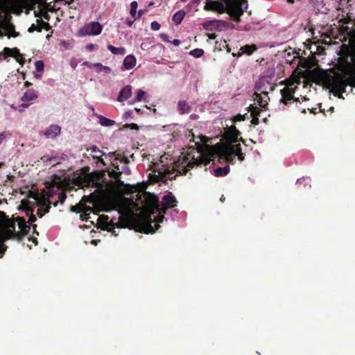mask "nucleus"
<instances>
[{
    "label": "nucleus",
    "instance_id": "1",
    "mask_svg": "<svg viewBox=\"0 0 355 355\" xmlns=\"http://www.w3.org/2000/svg\"><path fill=\"white\" fill-rule=\"evenodd\" d=\"M339 62L343 75L340 73L334 76L327 74L322 77V82L334 96L340 98L348 85L355 87V49H348L347 55H341L339 58Z\"/></svg>",
    "mask_w": 355,
    "mask_h": 355
},
{
    "label": "nucleus",
    "instance_id": "2",
    "mask_svg": "<svg viewBox=\"0 0 355 355\" xmlns=\"http://www.w3.org/2000/svg\"><path fill=\"white\" fill-rule=\"evenodd\" d=\"M193 153H195L193 149L192 151L187 153H182L178 161L171 169L169 167L156 169L155 172H157V174H149V180L156 183L159 182L166 183L168 180L175 179L176 176L178 175H186L190 168L200 166L203 162H205V164L209 163V160L202 157L199 154V152H196L197 154L199 155L197 158L195 157Z\"/></svg>",
    "mask_w": 355,
    "mask_h": 355
},
{
    "label": "nucleus",
    "instance_id": "3",
    "mask_svg": "<svg viewBox=\"0 0 355 355\" xmlns=\"http://www.w3.org/2000/svg\"><path fill=\"white\" fill-rule=\"evenodd\" d=\"M241 134L234 125L227 127L223 136V143L216 146L218 148L219 157L225 159L228 164H235L236 155L240 162L245 159V154L242 153L240 144H245V141L240 137Z\"/></svg>",
    "mask_w": 355,
    "mask_h": 355
},
{
    "label": "nucleus",
    "instance_id": "4",
    "mask_svg": "<svg viewBox=\"0 0 355 355\" xmlns=\"http://www.w3.org/2000/svg\"><path fill=\"white\" fill-rule=\"evenodd\" d=\"M176 198L170 195H166L162 198V207H160L158 198L154 194L144 192V200L141 202L144 211L148 215L151 221L150 216L158 212L159 214L166 212L169 207H174L177 204Z\"/></svg>",
    "mask_w": 355,
    "mask_h": 355
},
{
    "label": "nucleus",
    "instance_id": "5",
    "mask_svg": "<svg viewBox=\"0 0 355 355\" xmlns=\"http://www.w3.org/2000/svg\"><path fill=\"white\" fill-rule=\"evenodd\" d=\"M225 5L227 14L231 18L236 21H241V17L243 15L244 11H247L248 1L247 0H220Z\"/></svg>",
    "mask_w": 355,
    "mask_h": 355
},
{
    "label": "nucleus",
    "instance_id": "6",
    "mask_svg": "<svg viewBox=\"0 0 355 355\" xmlns=\"http://www.w3.org/2000/svg\"><path fill=\"white\" fill-rule=\"evenodd\" d=\"M16 223L15 217L9 218L4 212H0V228L3 229L1 232L3 240H15V234L18 233L15 231Z\"/></svg>",
    "mask_w": 355,
    "mask_h": 355
},
{
    "label": "nucleus",
    "instance_id": "7",
    "mask_svg": "<svg viewBox=\"0 0 355 355\" xmlns=\"http://www.w3.org/2000/svg\"><path fill=\"white\" fill-rule=\"evenodd\" d=\"M294 83L293 80H288L286 81V86L280 91L282 95L280 103L285 105L293 102H299V98L294 97L295 89L297 88L296 86L293 87Z\"/></svg>",
    "mask_w": 355,
    "mask_h": 355
},
{
    "label": "nucleus",
    "instance_id": "8",
    "mask_svg": "<svg viewBox=\"0 0 355 355\" xmlns=\"http://www.w3.org/2000/svg\"><path fill=\"white\" fill-rule=\"evenodd\" d=\"M15 220L17 223L19 232L15 234V241H20L25 236H26L31 230L30 225H27L25 218L23 217H15Z\"/></svg>",
    "mask_w": 355,
    "mask_h": 355
},
{
    "label": "nucleus",
    "instance_id": "9",
    "mask_svg": "<svg viewBox=\"0 0 355 355\" xmlns=\"http://www.w3.org/2000/svg\"><path fill=\"white\" fill-rule=\"evenodd\" d=\"M103 30L102 25L98 21H92L84 26L83 32L85 35H98Z\"/></svg>",
    "mask_w": 355,
    "mask_h": 355
},
{
    "label": "nucleus",
    "instance_id": "10",
    "mask_svg": "<svg viewBox=\"0 0 355 355\" xmlns=\"http://www.w3.org/2000/svg\"><path fill=\"white\" fill-rule=\"evenodd\" d=\"M3 59H6L8 57H12L15 58L20 64L22 65L24 63V58L17 48L10 49L8 47H5L3 49Z\"/></svg>",
    "mask_w": 355,
    "mask_h": 355
},
{
    "label": "nucleus",
    "instance_id": "11",
    "mask_svg": "<svg viewBox=\"0 0 355 355\" xmlns=\"http://www.w3.org/2000/svg\"><path fill=\"white\" fill-rule=\"evenodd\" d=\"M204 9L207 11H216L218 13H225L226 11L225 5L223 2L214 0L207 2L204 6Z\"/></svg>",
    "mask_w": 355,
    "mask_h": 355
},
{
    "label": "nucleus",
    "instance_id": "12",
    "mask_svg": "<svg viewBox=\"0 0 355 355\" xmlns=\"http://www.w3.org/2000/svg\"><path fill=\"white\" fill-rule=\"evenodd\" d=\"M37 206L40 207L37 210V215L42 218L45 214L49 213L51 208V202L49 199L43 198L37 202Z\"/></svg>",
    "mask_w": 355,
    "mask_h": 355
},
{
    "label": "nucleus",
    "instance_id": "13",
    "mask_svg": "<svg viewBox=\"0 0 355 355\" xmlns=\"http://www.w3.org/2000/svg\"><path fill=\"white\" fill-rule=\"evenodd\" d=\"M257 50V46L255 44L248 45L246 44L243 46H241L240 51L238 53H233L232 55L236 57H240L243 54H246L248 55H252L255 51Z\"/></svg>",
    "mask_w": 355,
    "mask_h": 355
},
{
    "label": "nucleus",
    "instance_id": "14",
    "mask_svg": "<svg viewBox=\"0 0 355 355\" xmlns=\"http://www.w3.org/2000/svg\"><path fill=\"white\" fill-rule=\"evenodd\" d=\"M248 111L250 112L251 116L252 117L251 123L254 125H258L259 123V119L258 116H259L261 110L254 105H250L248 107Z\"/></svg>",
    "mask_w": 355,
    "mask_h": 355
},
{
    "label": "nucleus",
    "instance_id": "15",
    "mask_svg": "<svg viewBox=\"0 0 355 355\" xmlns=\"http://www.w3.org/2000/svg\"><path fill=\"white\" fill-rule=\"evenodd\" d=\"M132 95V87L130 85H126L123 87L118 96L117 100L119 102H123L128 99Z\"/></svg>",
    "mask_w": 355,
    "mask_h": 355
},
{
    "label": "nucleus",
    "instance_id": "16",
    "mask_svg": "<svg viewBox=\"0 0 355 355\" xmlns=\"http://www.w3.org/2000/svg\"><path fill=\"white\" fill-rule=\"evenodd\" d=\"M177 108L180 114H189L191 111V106L186 101H178Z\"/></svg>",
    "mask_w": 355,
    "mask_h": 355
},
{
    "label": "nucleus",
    "instance_id": "17",
    "mask_svg": "<svg viewBox=\"0 0 355 355\" xmlns=\"http://www.w3.org/2000/svg\"><path fill=\"white\" fill-rule=\"evenodd\" d=\"M34 209L31 207H28L26 209V215L28 216V225L30 226L32 225V227L33 228L34 233H35L37 235L39 234V233L36 231L37 225L35 224H33L35 223L37 220L36 216L33 214Z\"/></svg>",
    "mask_w": 355,
    "mask_h": 355
},
{
    "label": "nucleus",
    "instance_id": "18",
    "mask_svg": "<svg viewBox=\"0 0 355 355\" xmlns=\"http://www.w3.org/2000/svg\"><path fill=\"white\" fill-rule=\"evenodd\" d=\"M61 128L58 125H51L45 131L44 135L46 137L53 138L60 133Z\"/></svg>",
    "mask_w": 355,
    "mask_h": 355
},
{
    "label": "nucleus",
    "instance_id": "19",
    "mask_svg": "<svg viewBox=\"0 0 355 355\" xmlns=\"http://www.w3.org/2000/svg\"><path fill=\"white\" fill-rule=\"evenodd\" d=\"M123 64L126 69H132L136 64V58L133 55H129L125 58Z\"/></svg>",
    "mask_w": 355,
    "mask_h": 355
},
{
    "label": "nucleus",
    "instance_id": "20",
    "mask_svg": "<svg viewBox=\"0 0 355 355\" xmlns=\"http://www.w3.org/2000/svg\"><path fill=\"white\" fill-rule=\"evenodd\" d=\"M212 24H216V29L221 30L223 28H234V25L230 22H227L223 20L214 19Z\"/></svg>",
    "mask_w": 355,
    "mask_h": 355
},
{
    "label": "nucleus",
    "instance_id": "21",
    "mask_svg": "<svg viewBox=\"0 0 355 355\" xmlns=\"http://www.w3.org/2000/svg\"><path fill=\"white\" fill-rule=\"evenodd\" d=\"M92 150V155L94 159H96L98 162H101L104 164L103 159L102 158V156L103 155V152L98 149L96 146H93L91 148Z\"/></svg>",
    "mask_w": 355,
    "mask_h": 355
},
{
    "label": "nucleus",
    "instance_id": "22",
    "mask_svg": "<svg viewBox=\"0 0 355 355\" xmlns=\"http://www.w3.org/2000/svg\"><path fill=\"white\" fill-rule=\"evenodd\" d=\"M37 98V96L35 90L29 89L24 94L22 98H21V100L23 101H31L36 99Z\"/></svg>",
    "mask_w": 355,
    "mask_h": 355
},
{
    "label": "nucleus",
    "instance_id": "23",
    "mask_svg": "<svg viewBox=\"0 0 355 355\" xmlns=\"http://www.w3.org/2000/svg\"><path fill=\"white\" fill-rule=\"evenodd\" d=\"M107 49L114 55H123L125 54V49L123 46L121 47H115L111 44L107 45Z\"/></svg>",
    "mask_w": 355,
    "mask_h": 355
},
{
    "label": "nucleus",
    "instance_id": "24",
    "mask_svg": "<svg viewBox=\"0 0 355 355\" xmlns=\"http://www.w3.org/2000/svg\"><path fill=\"white\" fill-rule=\"evenodd\" d=\"M214 175L216 177L225 176L230 172V166H225V167H218L214 169Z\"/></svg>",
    "mask_w": 355,
    "mask_h": 355
},
{
    "label": "nucleus",
    "instance_id": "25",
    "mask_svg": "<svg viewBox=\"0 0 355 355\" xmlns=\"http://www.w3.org/2000/svg\"><path fill=\"white\" fill-rule=\"evenodd\" d=\"M184 16L185 12L182 10H180L174 14L173 17V21L175 24H180L182 21Z\"/></svg>",
    "mask_w": 355,
    "mask_h": 355
},
{
    "label": "nucleus",
    "instance_id": "26",
    "mask_svg": "<svg viewBox=\"0 0 355 355\" xmlns=\"http://www.w3.org/2000/svg\"><path fill=\"white\" fill-rule=\"evenodd\" d=\"M214 47L220 51H223L224 49H227V52H230V49L225 40L216 41Z\"/></svg>",
    "mask_w": 355,
    "mask_h": 355
},
{
    "label": "nucleus",
    "instance_id": "27",
    "mask_svg": "<svg viewBox=\"0 0 355 355\" xmlns=\"http://www.w3.org/2000/svg\"><path fill=\"white\" fill-rule=\"evenodd\" d=\"M99 123L103 126L108 127L113 125L115 123V121L108 118H106L105 116H100Z\"/></svg>",
    "mask_w": 355,
    "mask_h": 355
},
{
    "label": "nucleus",
    "instance_id": "28",
    "mask_svg": "<svg viewBox=\"0 0 355 355\" xmlns=\"http://www.w3.org/2000/svg\"><path fill=\"white\" fill-rule=\"evenodd\" d=\"M83 64L89 68H95L96 71L98 73L102 72L104 67L101 63H89L88 62H85Z\"/></svg>",
    "mask_w": 355,
    "mask_h": 355
},
{
    "label": "nucleus",
    "instance_id": "29",
    "mask_svg": "<svg viewBox=\"0 0 355 355\" xmlns=\"http://www.w3.org/2000/svg\"><path fill=\"white\" fill-rule=\"evenodd\" d=\"M214 20L207 21L203 24V28L208 31H212L216 29V24H212Z\"/></svg>",
    "mask_w": 355,
    "mask_h": 355
},
{
    "label": "nucleus",
    "instance_id": "30",
    "mask_svg": "<svg viewBox=\"0 0 355 355\" xmlns=\"http://www.w3.org/2000/svg\"><path fill=\"white\" fill-rule=\"evenodd\" d=\"M137 6H138V3L136 1L131 2L130 14L132 17V18H135V16L137 14Z\"/></svg>",
    "mask_w": 355,
    "mask_h": 355
},
{
    "label": "nucleus",
    "instance_id": "31",
    "mask_svg": "<svg viewBox=\"0 0 355 355\" xmlns=\"http://www.w3.org/2000/svg\"><path fill=\"white\" fill-rule=\"evenodd\" d=\"M204 53V51L201 49H196L190 51V55L196 58L201 57Z\"/></svg>",
    "mask_w": 355,
    "mask_h": 355
},
{
    "label": "nucleus",
    "instance_id": "32",
    "mask_svg": "<svg viewBox=\"0 0 355 355\" xmlns=\"http://www.w3.org/2000/svg\"><path fill=\"white\" fill-rule=\"evenodd\" d=\"M116 156V159L120 160L121 162L125 163V164H129V159L127 157L121 156L120 154L116 153V152L113 153Z\"/></svg>",
    "mask_w": 355,
    "mask_h": 355
},
{
    "label": "nucleus",
    "instance_id": "33",
    "mask_svg": "<svg viewBox=\"0 0 355 355\" xmlns=\"http://www.w3.org/2000/svg\"><path fill=\"white\" fill-rule=\"evenodd\" d=\"M257 94V100L259 103V106L263 108H266V107L268 105L267 101H264L260 94Z\"/></svg>",
    "mask_w": 355,
    "mask_h": 355
},
{
    "label": "nucleus",
    "instance_id": "34",
    "mask_svg": "<svg viewBox=\"0 0 355 355\" xmlns=\"http://www.w3.org/2000/svg\"><path fill=\"white\" fill-rule=\"evenodd\" d=\"M43 29V27H42L41 26H39L38 25H35V24H32L29 28H28V31L29 33H33L35 31H37V32H42Z\"/></svg>",
    "mask_w": 355,
    "mask_h": 355
},
{
    "label": "nucleus",
    "instance_id": "35",
    "mask_svg": "<svg viewBox=\"0 0 355 355\" xmlns=\"http://www.w3.org/2000/svg\"><path fill=\"white\" fill-rule=\"evenodd\" d=\"M35 67L38 72H43L44 62L42 60H37L35 62Z\"/></svg>",
    "mask_w": 355,
    "mask_h": 355
},
{
    "label": "nucleus",
    "instance_id": "36",
    "mask_svg": "<svg viewBox=\"0 0 355 355\" xmlns=\"http://www.w3.org/2000/svg\"><path fill=\"white\" fill-rule=\"evenodd\" d=\"M145 92L142 89H138L137 92V96L135 98V101H141L144 97Z\"/></svg>",
    "mask_w": 355,
    "mask_h": 355
},
{
    "label": "nucleus",
    "instance_id": "37",
    "mask_svg": "<svg viewBox=\"0 0 355 355\" xmlns=\"http://www.w3.org/2000/svg\"><path fill=\"white\" fill-rule=\"evenodd\" d=\"M164 218V213L159 214V215L157 216V217L155 218V222L157 223L155 225L156 230H158V228L159 227V225H158V223H162Z\"/></svg>",
    "mask_w": 355,
    "mask_h": 355
},
{
    "label": "nucleus",
    "instance_id": "38",
    "mask_svg": "<svg viewBox=\"0 0 355 355\" xmlns=\"http://www.w3.org/2000/svg\"><path fill=\"white\" fill-rule=\"evenodd\" d=\"M84 207H85L84 205L80 204V205H78L72 207H71V211H74V212H76V213H80V212H81L83 211Z\"/></svg>",
    "mask_w": 355,
    "mask_h": 355
},
{
    "label": "nucleus",
    "instance_id": "39",
    "mask_svg": "<svg viewBox=\"0 0 355 355\" xmlns=\"http://www.w3.org/2000/svg\"><path fill=\"white\" fill-rule=\"evenodd\" d=\"M245 119V115H242L241 114H239L233 117L232 121L234 123H236L238 121H244Z\"/></svg>",
    "mask_w": 355,
    "mask_h": 355
},
{
    "label": "nucleus",
    "instance_id": "40",
    "mask_svg": "<svg viewBox=\"0 0 355 355\" xmlns=\"http://www.w3.org/2000/svg\"><path fill=\"white\" fill-rule=\"evenodd\" d=\"M121 175V172H117L116 171L112 170L110 173V176L114 178L115 180H119L120 178V176Z\"/></svg>",
    "mask_w": 355,
    "mask_h": 355
},
{
    "label": "nucleus",
    "instance_id": "41",
    "mask_svg": "<svg viewBox=\"0 0 355 355\" xmlns=\"http://www.w3.org/2000/svg\"><path fill=\"white\" fill-rule=\"evenodd\" d=\"M67 198V195L64 192L62 191L58 194V202L61 204L64 203Z\"/></svg>",
    "mask_w": 355,
    "mask_h": 355
},
{
    "label": "nucleus",
    "instance_id": "42",
    "mask_svg": "<svg viewBox=\"0 0 355 355\" xmlns=\"http://www.w3.org/2000/svg\"><path fill=\"white\" fill-rule=\"evenodd\" d=\"M59 159H60L59 157L54 156V157H51L48 158L47 160H49L53 164H57L60 163Z\"/></svg>",
    "mask_w": 355,
    "mask_h": 355
},
{
    "label": "nucleus",
    "instance_id": "43",
    "mask_svg": "<svg viewBox=\"0 0 355 355\" xmlns=\"http://www.w3.org/2000/svg\"><path fill=\"white\" fill-rule=\"evenodd\" d=\"M150 28L153 31H158L160 28V24L157 21H153L150 24Z\"/></svg>",
    "mask_w": 355,
    "mask_h": 355
},
{
    "label": "nucleus",
    "instance_id": "44",
    "mask_svg": "<svg viewBox=\"0 0 355 355\" xmlns=\"http://www.w3.org/2000/svg\"><path fill=\"white\" fill-rule=\"evenodd\" d=\"M37 22L39 23V26H41L42 27H43V28L46 30H49V28H50V26L48 22H44L42 20H37Z\"/></svg>",
    "mask_w": 355,
    "mask_h": 355
},
{
    "label": "nucleus",
    "instance_id": "45",
    "mask_svg": "<svg viewBox=\"0 0 355 355\" xmlns=\"http://www.w3.org/2000/svg\"><path fill=\"white\" fill-rule=\"evenodd\" d=\"M160 38L162 40V41L164 42H169L170 40H168V35H166V34H164V33H162L160 35Z\"/></svg>",
    "mask_w": 355,
    "mask_h": 355
},
{
    "label": "nucleus",
    "instance_id": "46",
    "mask_svg": "<svg viewBox=\"0 0 355 355\" xmlns=\"http://www.w3.org/2000/svg\"><path fill=\"white\" fill-rule=\"evenodd\" d=\"M102 71L104 72L105 74H108L112 72V69L107 66H104L103 69H102Z\"/></svg>",
    "mask_w": 355,
    "mask_h": 355
},
{
    "label": "nucleus",
    "instance_id": "47",
    "mask_svg": "<svg viewBox=\"0 0 355 355\" xmlns=\"http://www.w3.org/2000/svg\"><path fill=\"white\" fill-rule=\"evenodd\" d=\"M200 1L201 0H191L189 4V6H198L200 3Z\"/></svg>",
    "mask_w": 355,
    "mask_h": 355
},
{
    "label": "nucleus",
    "instance_id": "48",
    "mask_svg": "<svg viewBox=\"0 0 355 355\" xmlns=\"http://www.w3.org/2000/svg\"><path fill=\"white\" fill-rule=\"evenodd\" d=\"M7 247L4 245H0V254L2 255L4 254L5 251L6 250Z\"/></svg>",
    "mask_w": 355,
    "mask_h": 355
},
{
    "label": "nucleus",
    "instance_id": "49",
    "mask_svg": "<svg viewBox=\"0 0 355 355\" xmlns=\"http://www.w3.org/2000/svg\"><path fill=\"white\" fill-rule=\"evenodd\" d=\"M135 20V18H133V19H127L126 21H125V24L128 26H131L132 25V24L134 23Z\"/></svg>",
    "mask_w": 355,
    "mask_h": 355
},
{
    "label": "nucleus",
    "instance_id": "50",
    "mask_svg": "<svg viewBox=\"0 0 355 355\" xmlns=\"http://www.w3.org/2000/svg\"><path fill=\"white\" fill-rule=\"evenodd\" d=\"M147 229H148V230L144 231L145 233H149V232L153 233V232H155V230L153 229L150 223L148 225Z\"/></svg>",
    "mask_w": 355,
    "mask_h": 355
},
{
    "label": "nucleus",
    "instance_id": "51",
    "mask_svg": "<svg viewBox=\"0 0 355 355\" xmlns=\"http://www.w3.org/2000/svg\"><path fill=\"white\" fill-rule=\"evenodd\" d=\"M147 12V10L146 9H140L138 11V17H141L144 14H145Z\"/></svg>",
    "mask_w": 355,
    "mask_h": 355
},
{
    "label": "nucleus",
    "instance_id": "52",
    "mask_svg": "<svg viewBox=\"0 0 355 355\" xmlns=\"http://www.w3.org/2000/svg\"><path fill=\"white\" fill-rule=\"evenodd\" d=\"M207 36L210 40H215L216 37V35L215 33H207Z\"/></svg>",
    "mask_w": 355,
    "mask_h": 355
},
{
    "label": "nucleus",
    "instance_id": "53",
    "mask_svg": "<svg viewBox=\"0 0 355 355\" xmlns=\"http://www.w3.org/2000/svg\"><path fill=\"white\" fill-rule=\"evenodd\" d=\"M172 44L174 45V46H179L180 44V41L179 40H177V39H175L173 41L171 42Z\"/></svg>",
    "mask_w": 355,
    "mask_h": 355
},
{
    "label": "nucleus",
    "instance_id": "54",
    "mask_svg": "<svg viewBox=\"0 0 355 355\" xmlns=\"http://www.w3.org/2000/svg\"><path fill=\"white\" fill-rule=\"evenodd\" d=\"M129 126L131 128V129L138 130L139 126L136 123H131L129 125Z\"/></svg>",
    "mask_w": 355,
    "mask_h": 355
},
{
    "label": "nucleus",
    "instance_id": "55",
    "mask_svg": "<svg viewBox=\"0 0 355 355\" xmlns=\"http://www.w3.org/2000/svg\"><path fill=\"white\" fill-rule=\"evenodd\" d=\"M87 49L89 51H92L94 49V45L93 44H89V45H87Z\"/></svg>",
    "mask_w": 355,
    "mask_h": 355
},
{
    "label": "nucleus",
    "instance_id": "56",
    "mask_svg": "<svg viewBox=\"0 0 355 355\" xmlns=\"http://www.w3.org/2000/svg\"><path fill=\"white\" fill-rule=\"evenodd\" d=\"M198 117V115H196V114H191V115L190 116V118H191V119H196Z\"/></svg>",
    "mask_w": 355,
    "mask_h": 355
},
{
    "label": "nucleus",
    "instance_id": "57",
    "mask_svg": "<svg viewBox=\"0 0 355 355\" xmlns=\"http://www.w3.org/2000/svg\"><path fill=\"white\" fill-rule=\"evenodd\" d=\"M31 85V83L30 82H28V81H26L24 83V86L26 87H29Z\"/></svg>",
    "mask_w": 355,
    "mask_h": 355
},
{
    "label": "nucleus",
    "instance_id": "58",
    "mask_svg": "<svg viewBox=\"0 0 355 355\" xmlns=\"http://www.w3.org/2000/svg\"><path fill=\"white\" fill-rule=\"evenodd\" d=\"M287 1L290 3H294V0H287Z\"/></svg>",
    "mask_w": 355,
    "mask_h": 355
},
{
    "label": "nucleus",
    "instance_id": "59",
    "mask_svg": "<svg viewBox=\"0 0 355 355\" xmlns=\"http://www.w3.org/2000/svg\"><path fill=\"white\" fill-rule=\"evenodd\" d=\"M334 107H331L330 109H329V111H331V112L334 111Z\"/></svg>",
    "mask_w": 355,
    "mask_h": 355
},
{
    "label": "nucleus",
    "instance_id": "60",
    "mask_svg": "<svg viewBox=\"0 0 355 355\" xmlns=\"http://www.w3.org/2000/svg\"><path fill=\"white\" fill-rule=\"evenodd\" d=\"M92 243H94V244H96V241H95V240H92Z\"/></svg>",
    "mask_w": 355,
    "mask_h": 355
},
{
    "label": "nucleus",
    "instance_id": "61",
    "mask_svg": "<svg viewBox=\"0 0 355 355\" xmlns=\"http://www.w3.org/2000/svg\"><path fill=\"white\" fill-rule=\"evenodd\" d=\"M58 202H55L53 204V205H54L55 207H56V206L58 205Z\"/></svg>",
    "mask_w": 355,
    "mask_h": 355
},
{
    "label": "nucleus",
    "instance_id": "62",
    "mask_svg": "<svg viewBox=\"0 0 355 355\" xmlns=\"http://www.w3.org/2000/svg\"><path fill=\"white\" fill-rule=\"evenodd\" d=\"M87 198H88L87 196H84L83 198V200H85V199H86Z\"/></svg>",
    "mask_w": 355,
    "mask_h": 355
},
{
    "label": "nucleus",
    "instance_id": "63",
    "mask_svg": "<svg viewBox=\"0 0 355 355\" xmlns=\"http://www.w3.org/2000/svg\"><path fill=\"white\" fill-rule=\"evenodd\" d=\"M263 94L266 95V97H268V93L267 92H264Z\"/></svg>",
    "mask_w": 355,
    "mask_h": 355
},
{
    "label": "nucleus",
    "instance_id": "64",
    "mask_svg": "<svg viewBox=\"0 0 355 355\" xmlns=\"http://www.w3.org/2000/svg\"><path fill=\"white\" fill-rule=\"evenodd\" d=\"M152 5H153V2H151V3H150V4H149V6H152Z\"/></svg>",
    "mask_w": 355,
    "mask_h": 355
}]
</instances>
